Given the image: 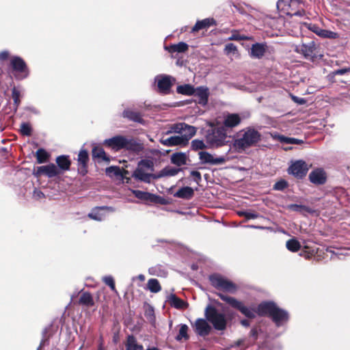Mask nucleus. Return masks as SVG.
<instances>
[{"label":"nucleus","instance_id":"obj_1","mask_svg":"<svg viewBox=\"0 0 350 350\" xmlns=\"http://www.w3.org/2000/svg\"><path fill=\"white\" fill-rule=\"evenodd\" d=\"M261 140V134L252 126L240 131L233 141V147L239 152L256 146Z\"/></svg>","mask_w":350,"mask_h":350},{"label":"nucleus","instance_id":"obj_2","mask_svg":"<svg viewBox=\"0 0 350 350\" xmlns=\"http://www.w3.org/2000/svg\"><path fill=\"white\" fill-rule=\"evenodd\" d=\"M258 313L262 316H268L278 326H283L289 319L287 311L279 308L274 302L265 301L258 305Z\"/></svg>","mask_w":350,"mask_h":350},{"label":"nucleus","instance_id":"obj_3","mask_svg":"<svg viewBox=\"0 0 350 350\" xmlns=\"http://www.w3.org/2000/svg\"><path fill=\"white\" fill-rule=\"evenodd\" d=\"M204 315L207 321L211 323L214 329L218 331H224L227 326V319L224 313L219 312L211 305L206 306Z\"/></svg>","mask_w":350,"mask_h":350},{"label":"nucleus","instance_id":"obj_4","mask_svg":"<svg viewBox=\"0 0 350 350\" xmlns=\"http://www.w3.org/2000/svg\"><path fill=\"white\" fill-rule=\"evenodd\" d=\"M277 8L284 14L290 16H303L305 14V3L300 0H279Z\"/></svg>","mask_w":350,"mask_h":350},{"label":"nucleus","instance_id":"obj_5","mask_svg":"<svg viewBox=\"0 0 350 350\" xmlns=\"http://www.w3.org/2000/svg\"><path fill=\"white\" fill-rule=\"evenodd\" d=\"M227 134L223 127L213 129L206 135V142L210 148H217L226 144Z\"/></svg>","mask_w":350,"mask_h":350},{"label":"nucleus","instance_id":"obj_6","mask_svg":"<svg viewBox=\"0 0 350 350\" xmlns=\"http://www.w3.org/2000/svg\"><path fill=\"white\" fill-rule=\"evenodd\" d=\"M12 73L16 80H23L28 77L29 70L25 62L18 56H13L10 59Z\"/></svg>","mask_w":350,"mask_h":350},{"label":"nucleus","instance_id":"obj_7","mask_svg":"<svg viewBox=\"0 0 350 350\" xmlns=\"http://www.w3.org/2000/svg\"><path fill=\"white\" fill-rule=\"evenodd\" d=\"M218 295L221 300L228 304L233 308L239 310L245 317L251 319L256 317V312L254 309L244 306L243 302L234 297L222 293H219Z\"/></svg>","mask_w":350,"mask_h":350},{"label":"nucleus","instance_id":"obj_8","mask_svg":"<svg viewBox=\"0 0 350 350\" xmlns=\"http://www.w3.org/2000/svg\"><path fill=\"white\" fill-rule=\"evenodd\" d=\"M209 280L211 284L217 289L232 293H234L237 289V286L233 282L219 274L210 275Z\"/></svg>","mask_w":350,"mask_h":350},{"label":"nucleus","instance_id":"obj_9","mask_svg":"<svg viewBox=\"0 0 350 350\" xmlns=\"http://www.w3.org/2000/svg\"><path fill=\"white\" fill-rule=\"evenodd\" d=\"M172 129L174 133L180 134L186 144L196 135L197 131V129L195 126L188 125L185 122L174 124Z\"/></svg>","mask_w":350,"mask_h":350},{"label":"nucleus","instance_id":"obj_10","mask_svg":"<svg viewBox=\"0 0 350 350\" xmlns=\"http://www.w3.org/2000/svg\"><path fill=\"white\" fill-rule=\"evenodd\" d=\"M155 81L157 83L159 91L163 94H167L170 92L175 79L170 75H160L155 77Z\"/></svg>","mask_w":350,"mask_h":350},{"label":"nucleus","instance_id":"obj_11","mask_svg":"<svg viewBox=\"0 0 350 350\" xmlns=\"http://www.w3.org/2000/svg\"><path fill=\"white\" fill-rule=\"evenodd\" d=\"M316 44L310 41L308 43H302L296 46L295 51L309 60H313L316 57Z\"/></svg>","mask_w":350,"mask_h":350},{"label":"nucleus","instance_id":"obj_12","mask_svg":"<svg viewBox=\"0 0 350 350\" xmlns=\"http://www.w3.org/2000/svg\"><path fill=\"white\" fill-rule=\"evenodd\" d=\"M288 173L293 174L298 178H302L305 176L308 171L307 163L302 161L298 160L295 161L288 167Z\"/></svg>","mask_w":350,"mask_h":350},{"label":"nucleus","instance_id":"obj_13","mask_svg":"<svg viewBox=\"0 0 350 350\" xmlns=\"http://www.w3.org/2000/svg\"><path fill=\"white\" fill-rule=\"evenodd\" d=\"M208 323L209 322L206 319H204L200 318L196 319L194 323L192 324L196 334L202 337H205L209 335L212 330V327Z\"/></svg>","mask_w":350,"mask_h":350},{"label":"nucleus","instance_id":"obj_14","mask_svg":"<svg viewBox=\"0 0 350 350\" xmlns=\"http://www.w3.org/2000/svg\"><path fill=\"white\" fill-rule=\"evenodd\" d=\"M308 178L312 184L322 185L327 181V174L323 168H315L309 174Z\"/></svg>","mask_w":350,"mask_h":350},{"label":"nucleus","instance_id":"obj_15","mask_svg":"<svg viewBox=\"0 0 350 350\" xmlns=\"http://www.w3.org/2000/svg\"><path fill=\"white\" fill-rule=\"evenodd\" d=\"M198 155L202 164L215 165L222 164L226 161V158L224 157H214L211 154L205 151L200 152Z\"/></svg>","mask_w":350,"mask_h":350},{"label":"nucleus","instance_id":"obj_16","mask_svg":"<svg viewBox=\"0 0 350 350\" xmlns=\"http://www.w3.org/2000/svg\"><path fill=\"white\" fill-rule=\"evenodd\" d=\"M126 137L122 135H116L109 139H106L103 144L113 150L118 151L123 149L124 147Z\"/></svg>","mask_w":350,"mask_h":350},{"label":"nucleus","instance_id":"obj_17","mask_svg":"<svg viewBox=\"0 0 350 350\" xmlns=\"http://www.w3.org/2000/svg\"><path fill=\"white\" fill-rule=\"evenodd\" d=\"M307 27L311 31L315 33L317 36L321 38L330 39H336L338 38V34L337 33L321 29L316 24L309 23L307 25Z\"/></svg>","mask_w":350,"mask_h":350},{"label":"nucleus","instance_id":"obj_18","mask_svg":"<svg viewBox=\"0 0 350 350\" xmlns=\"http://www.w3.org/2000/svg\"><path fill=\"white\" fill-rule=\"evenodd\" d=\"M132 176L137 180L146 183H150L152 179H157V174H153L146 170L136 168Z\"/></svg>","mask_w":350,"mask_h":350},{"label":"nucleus","instance_id":"obj_19","mask_svg":"<svg viewBox=\"0 0 350 350\" xmlns=\"http://www.w3.org/2000/svg\"><path fill=\"white\" fill-rule=\"evenodd\" d=\"M59 173L60 171L57 167L55 164L51 163L49 165L38 167L36 175L38 176L41 174H44L49 178H53L57 176Z\"/></svg>","mask_w":350,"mask_h":350},{"label":"nucleus","instance_id":"obj_20","mask_svg":"<svg viewBox=\"0 0 350 350\" xmlns=\"http://www.w3.org/2000/svg\"><path fill=\"white\" fill-rule=\"evenodd\" d=\"M132 192L134 196L139 200L164 204L163 199L157 195L140 190H133Z\"/></svg>","mask_w":350,"mask_h":350},{"label":"nucleus","instance_id":"obj_21","mask_svg":"<svg viewBox=\"0 0 350 350\" xmlns=\"http://www.w3.org/2000/svg\"><path fill=\"white\" fill-rule=\"evenodd\" d=\"M195 93L193 94L198 98L197 103L202 106H205L208 100L209 90L206 86H200L195 88Z\"/></svg>","mask_w":350,"mask_h":350},{"label":"nucleus","instance_id":"obj_22","mask_svg":"<svg viewBox=\"0 0 350 350\" xmlns=\"http://www.w3.org/2000/svg\"><path fill=\"white\" fill-rule=\"evenodd\" d=\"M241 122V118L238 113H227L224 117L223 125L226 128L232 129Z\"/></svg>","mask_w":350,"mask_h":350},{"label":"nucleus","instance_id":"obj_23","mask_svg":"<svg viewBox=\"0 0 350 350\" xmlns=\"http://www.w3.org/2000/svg\"><path fill=\"white\" fill-rule=\"evenodd\" d=\"M267 47L265 43H255L252 44L250 49V56L253 58L260 59L265 55Z\"/></svg>","mask_w":350,"mask_h":350},{"label":"nucleus","instance_id":"obj_24","mask_svg":"<svg viewBox=\"0 0 350 350\" xmlns=\"http://www.w3.org/2000/svg\"><path fill=\"white\" fill-rule=\"evenodd\" d=\"M105 209L111 211H113V208L111 206L96 207L92 210V211L88 214V217L94 220L100 221L105 218V214L103 213Z\"/></svg>","mask_w":350,"mask_h":350},{"label":"nucleus","instance_id":"obj_25","mask_svg":"<svg viewBox=\"0 0 350 350\" xmlns=\"http://www.w3.org/2000/svg\"><path fill=\"white\" fill-rule=\"evenodd\" d=\"M124 144V148L128 150L139 153L144 150L143 144L138 142L133 138L126 137Z\"/></svg>","mask_w":350,"mask_h":350},{"label":"nucleus","instance_id":"obj_26","mask_svg":"<svg viewBox=\"0 0 350 350\" xmlns=\"http://www.w3.org/2000/svg\"><path fill=\"white\" fill-rule=\"evenodd\" d=\"M161 143L166 146H185L186 143L180 135H174L167 138H162L160 140Z\"/></svg>","mask_w":350,"mask_h":350},{"label":"nucleus","instance_id":"obj_27","mask_svg":"<svg viewBox=\"0 0 350 350\" xmlns=\"http://www.w3.org/2000/svg\"><path fill=\"white\" fill-rule=\"evenodd\" d=\"M88 153L85 150H81L78 154L79 171L83 175L87 173L86 165L88 161Z\"/></svg>","mask_w":350,"mask_h":350},{"label":"nucleus","instance_id":"obj_28","mask_svg":"<svg viewBox=\"0 0 350 350\" xmlns=\"http://www.w3.org/2000/svg\"><path fill=\"white\" fill-rule=\"evenodd\" d=\"M81 295L79 299V304L87 308L94 306V301L92 294L88 291L80 292Z\"/></svg>","mask_w":350,"mask_h":350},{"label":"nucleus","instance_id":"obj_29","mask_svg":"<svg viewBox=\"0 0 350 350\" xmlns=\"http://www.w3.org/2000/svg\"><path fill=\"white\" fill-rule=\"evenodd\" d=\"M215 24V21L213 18H207L202 21H198L195 25L191 29V32H196L199 30L206 29Z\"/></svg>","mask_w":350,"mask_h":350},{"label":"nucleus","instance_id":"obj_30","mask_svg":"<svg viewBox=\"0 0 350 350\" xmlns=\"http://www.w3.org/2000/svg\"><path fill=\"white\" fill-rule=\"evenodd\" d=\"M194 194L193 189L190 187H183L179 189L174 194V196L178 198L189 200Z\"/></svg>","mask_w":350,"mask_h":350},{"label":"nucleus","instance_id":"obj_31","mask_svg":"<svg viewBox=\"0 0 350 350\" xmlns=\"http://www.w3.org/2000/svg\"><path fill=\"white\" fill-rule=\"evenodd\" d=\"M122 117L135 122H144V120L140 113L130 109L124 110V111L122 112Z\"/></svg>","mask_w":350,"mask_h":350},{"label":"nucleus","instance_id":"obj_32","mask_svg":"<svg viewBox=\"0 0 350 350\" xmlns=\"http://www.w3.org/2000/svg\"><path fill=\"white\" fill-rule=\"evenodd\" d=\"M167 301L171 306L177 309H184L187 306V304L185 301L178 298L174 294H172L168 297Z\"/></svg>","mask_w":350,"mask_h":350},{"label":"nucleus","instance_id":"obj_33","mask_svg":"<svg viewBox=\"0 0 350 350\" xmlns=\"http://www.w3.org/2000/svg\"><path fill=\"white\" fill-rule=\"evenodd\" d=\"M189 49V46L184 42H180L178 44H171L168 46H165V49L169 53H184Z\"/></svg>","mask_w":350,"mask_h":350},{"label":"nucleus","instance_id":"obj_34","mask_svg":"<svg viewBox=\"0 0 350 350\" xmlns=\"http://www.w3.org/2000/svg\"><path fill=\"white\" fill-rule=\"evenodd\" d=\"M187 156L183 152H176L171 155V162L178 166L187 163Z\"/></svg>","mask_w":350,"mask_h":350},{"label":"nucleus","instance_id":"obj_35","mask_svg":"<svg viewBox=\"0 0 350 350\" xmlns=\"http://www.w3.org/2000/svg\"><path fill=\"white\" fill-rule=\"evenodd\" d=\"M180 171V168H176L172 166H167L164 167L160 172L157 174V179L163 176H173L176 175Z\"/></svg>","mask_w":350,"mask_h":350},{"label":"nucleus","instance_id":"obj_36","mask_svg":"<svg viewBox=\"0 0 350 350\" xmlns=\"http://www.w3.org/2000/svg\"><path fill=\"white\" fill-rule=\"evenodd\" d=\"M126 350H144L142 345L137 344L136 338L133 335L127 337L126 343Z\"/></svg>","mask_w":350,"mask_h":350},{"label":"nucleus","instance_id":"obj_37","mask_svg":"<svg viewBox=\"0 0 350 350\" xmlns=\"http://www.w3.org/2000/svg\"><path fill=\"white\" fill-rule=\"evenodd\" d=\"M195 88L190 84L181 85L177 87L176 92L180 94L192 96L195 93Z\"/></svg>","mask_w":350,"mask_h":350},{"label":"nucleus","instance_id":"obj_38","mask_svg":"<svg viewBox=\"0 0 350 350\" xmlns=\"http://www.w3.org/2000/svg\"><path fill=\"white\" fill-rule=\"evenodd\" d=\"M58 167L62 170H68L70 168V161L68 156L61 155L56 158Z\"/></svg>","mask_w":350,"mask_h":350},{"label":"nucleus","instance_id":"obj_39","mask_svg":"<svg viewBox=\"0 0 350 350\" xmlns=\"http://www.w3.org/2000/svg\"><path fill=\"white\" fill-rule=\"evenodd\" d=\"M286 247L289 251L296 252L300 250L301 244L296 239L293 238L286 241Z\"/></svg>","mask_w":350,"mask_h":350},{"label":"nucleus","instance_id":"obj_40","mask_svg":"<svg viewBox=\"0 0 350 350\" xmlns=\"http://www.w3.org/2000/svg\"><path fill=\"white\" fill-rule=\"evenodd\" d=\"M137 168L146 170L151 172L154 171V163L150 160L142 159L139 161Z\"/></svg>","mask_w":350,"mask_h":350},{"label":"nucleus","instance_id":"obj_41","mask_svg":"<svg viewBox=\"0 0 350 350\" xmlns=\"http://www.w3.org/2000/svg\"><path fill=\"white\" fill-rule=\"evenodd\" d=\"M92 156L93 157L100 159L103 161H109V158H107L106 156L105 150L100 147L95 146L93 148Z\"/></svg>","mask_w":350,"mask_h":350},{"label":"nucleus","instance_id":"obj_42","mask_svg":"<svg viewBox=\"0 0 350 350\" xmlns=\"http://www.w3.org/2000/svg\"><path fill=\"white\" fill-rule=\"evenodd\" d=\"M276 137L281 143L286 144H300L303 142L302 140L293 137H287L284 135H278Z\"/></svg>","mask_w":350,"mask_h":350},{"label":"nucleus","instance_id":"obj_43","mask_svg":"<svg viewBox=\"0 0 350 350\" xmlns=\"http://www.w3.org/2000/svg\"><path fill=\"white\" fill-rule=\"evenodd\" d=\"M189 327L185 324H181L180 327L179 329L178 334L176 337V340L178 341H180L183 339L188 340L189 339V335L187 334Z\"/></svg>","mask_w":350,"mask_h":350},{"label":"nucleus","instance_id":"obj_44","mask_svg":"<svg viewBox=\"0 0 350 350\" xmlns=\"http://www.w3.org/2000/svg\"><path fill=\"white\" fill-rule=\"evenodd\" d=\"M21 91L17 88L14 87L12 90V98L14 101V105L15 106V110L17 109L18 107L21 104Z\"/></svg>","mask_w":350,"mask_h":350},{"label":"nucleus","instance_id":"obj_45","mask_svg":"<svg viewBox=\"0 0 350 350\" xmlns=\"http://www.w3.org/2000/svg\"><path fill=\"white\" fill-rule=\"evenodd\" d=\"M36 159L38 163H43L46 161L49 155L43 148H39L36 151Z\"/></svg>","mask_w":350,"mask_h":350},{"label":"nucleus","instance_id":"obj_46","mask_svg":"<svg viewBox=\"0 0 350 350\" xmlns=\"http://www.w3.org/2000/svg\"><path fill=\"white\" fill-rule=\"evenodd\" d=\"M103 282L107 286H109L111 290L115 293L116 294H118V291L116 288L115 286V282L113 280V278L111 275H105L103 277Z\"/></svg>","mask_w":350,"mask_h":350},{"label":"nucleus","instance_id":"obj_47","mask_svg":"<svg viewBox=\"0 0 350 350\" xmlns=\"http://www.w3.org/2000/svg\"><path fill=\"white\" fill-rule=\"evenodd\" d=\"M191 149L193 150H203L206 148L205 143L202 140L194 139L191 142Z\"/></svg>","mask_w":350,"mask_h":350},{"label":"nucleus","instance_id":"obj_48","mask_svg":"<svg viewBox=\"0 0 350 350\" xmlns=\"http://www.w3.org/2000/svg\"><path fill=\"white\" fill-rule=\"evenodd\" d=\"M20 131L23 135L30 136L31 135L32 129L29 123L23 122L21 125Z\"/></svg>","mask_w":350,"mask_h":350},{"label":"nucleus","instance_id":"obj_49","mask_svg":"<svg viewBox=\"0 0 350 350\" xmlns=\"http://www.w3.org/2000/svg\"><path fill=\"white\" fill-rule=\"evenodd\" d=\"M106 174L109 176H118L121 174L120 169L117 166H110L106 168Z\"/></svg>","mask_w":350,"mask_h":350},{"label":"nucleus","instance_id":"obj_50","mask_svg":"<svg viewBox=\"0 0 350 350\" xmlns=\"http://www.w3.org/2000/svg\"><path fill=\"white\" fill-rule=\"evenodd\" d=\"M288 183L285 180H280L273 185V189L276 191H283L288 187Z\"/></svg>","mask_w":350,"mask_h":350},{"label":"nucleus","instance_id":"obj_51","mask_svg":"<svg viewBox=\"0 0 350 350\" xmlns=\"http://www.w3.org/2000/svg\"><path fill=\"white\" fill-rule=\"evenodd\" d=\"M145 316L150 322H151V323L154 322V321H155L154 312V309L152 306H149L146 309V310L145 312Z\"/></svg>","mask_w":350,"mask_h":350},{"label":"nucleus","instance_id":"obj_52","mask_svg":"<svg viewBox=\"0 0 350 350\" xmlns=\"http://www.w3.org/2000/svg\"><path fill=\"white\" fill-rule=\"evenodd\" d=\"M288 208L291 211H297V212H299L301 211H308V208L307 206H306L304 205H299V204H289L288 206Z\"/></svg>","mask_w":350,"mask_h":350},{"label":"nucleus","instance_id":"obj_53","mask_svg":"<svg viewBox=\"0 0 350 350\" xmlns=\"http://www.w3.org/2000/svg\"><path fill=\"white\" fill-rule=\"evenodd\" d=\"M149 273L151 275H157L160 276H165V272L163 270H161L159 267H152L149 269Z\"/></svg>","mask_w":350,"mask_h":350},{"label":"nucleus","instance_id":"obj_54","mask_svg":"<svg viewBox=\"0 0 350 350\" xmlns=\"http://www.w3.org/2000/svg\"><path fill=\"white\" fill-rule=\"evenodd\" d=\"M224 51L227 55H229L230 53L234 54L237 51V48L233 43H228L225 46Z\"/></svg>","mask_w":350,"mask_h":350},{"label":"nucleus","instance_id":"obj_55","mask_svg":"<svg viewBox=\"0 0 350 350\" xmlns=\"http://www.w3.org/2000/svg\"><path fill=\"white\" fill-rule=\"evenodd\" d=\"M156 280L157 279L152 278L148 281L147 288L152 293H156Z\"/></svg>","mask_w":350,"mask_h":350},{"label":"nucleus","instance_id":"obj_56","mask_svg":"<svg viewBox=\"0 0 350 350\" xmlns=\"http://www.w3.org/2000/svg\"><path fill=\"white\" fill-rule=\"evenodd\" d=\"M239 215L240 216H244L247 219H256L258 217V215L256 213L247 211L239 212Z\"/></svg>","mask_w":350,"mask_h":350},{"label":"nucleus","instance_id":"obj_57","mask_svg":"<svg viewBox=\"0 0 350 350\" xmlns=\"http://www.w3.org/2000/svg\"><path fill=\"white\" fill-rule=\"evenodd\" d=\"M350 71V68H340V69H337V70H335L332 72V75L334 76L335 75H343L347 72H349Z\"/></svg>","mask_w":350,"mask_h":350},{"label":"nucleus","instance_id":"obj_58","mask_svg":"<svg viewBox=\"0 0 350 350\" xmlns=\"http://www.w3.org/2000/svg\"><path fill=\"white\" fill-rule=\"evenodd\" d=\"M191 176L193 177V179H194V181L196 183H199L201 180H202V177H201V174L198 172V171H191Z\"/></svg>","mask_w":350,"mask_h":350},{"label":"nucleus","instance_id":"obj_59","mask_svg":"<svg viewBox=\"0 0 350 350\" xmlns=\"http://www.w3.org/2000/svg\"><path fill=\"white\" fill-rule=\"evenodd\" d=\"M46 332H47L46 329H45L42 333L43 338H42L41 342L40 344V346L38 347L37 350H41V348L46 345V342H48L49 338H48V337L46 336Z\"/></svg>","mask_w":350,"mask_h":350},{"label":"nucleus","instance_id":"obj_60","mask_svg":"<svg viewBox=\"0 0 350 350\" xmlns=\"http://www.w3.org/2000/svg\"><path fill=\"white\" fill-rule=\"evenodd\" d=\"M33 198L37 200L43 198L44 197V194L40 190H38V189H35L33 191Z\"/></svg>","mask_w":350,"mask_h":350},{"label":"nucleus","instance_id":"obj_61","mask_svg":"<svg viewBox=\"0 0 350 350\" xmlns=\"http://www.w3.org/2000/svg\"><path fill=\"white\" fill-rule=\"evenodd\" d=\"M228 40H245V38L241 36L239 34H232L230 37L228 38Z\"/></svg>","mask_w":350,"mask_h":350},{"label":"nucleus","instance_id":"obj_62","mask_svg":"<svg viewBox=\"0 0 350 350\" xmlns=\"http://www.w3.org/2000/svg\"><path fill=\"white\" fill-rule=\"evenodd\" d=\"M245 339H239L237 341L234 342L233 345H231L232 347H239L245 344Z\"/></svg>","mask_w":350,"mask_h":350},{"label":"nucleus","instance_id":"obj_63","mask_svg":"<svg viewBox=\"0 0 350 350\" xmlns=\"http://www.w3.org/2000/svg\"><path fill=\"white\" fill-rule=\"evenodd\" d=\"M10 53L8 51H3L0 53V60L3 61L8 58Z\"/></svg>","mask_w":350,"mask_h":350},{"label":"nucleus","instance_id":"obj_64","mask_svg":"<svg viewBox=\"0 0 350 350\" xmlns=\"http://www.w3.org/2000/svg\"><path fill=\"white\" fill-rule=\"evenodd\" d=\"M250 336L253 337L254 340L257 338L258 331L256 328L252 329V330L250 331Z\"/></svg>","mask_w":350,"mask_h":350}]
</instances>
